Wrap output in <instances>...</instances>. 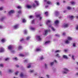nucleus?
I'll list each match as a JSON object with an SVG mask.
<instances>
[{
	"instance_id": "nucleus-1",
	"label": "nucleus",
	"mask_w": 78,
	"mask_h": 78,
	"mask_svg": "<svg viewBox=\"0 0 78 78\" xmlns=\"http://www.w3.org/2000/svg\"><path fill=\"white\" fill-rule=\"evenodd\" d=\"M50 22V20H48L46 23V25H47L48 26L49 28H51L52 30L53 31H55L56 30L55 29V28L52 27L51 25L49 24Z\"/></svg>"
},
{
	"instance_id": "nucleus-2",
	"label": "nucleus",
	"mask_w": 78,
	"mask_h": 78,
	"mask_svg": "<svg viewBox=\"0 0 78 78\" xmlns=\"http://www.w3.org/2000/svg\"><path fill=\"white\" fill-rule=\"evenodd\" d=\"M69 71V69L65 68L63 69V71H62V73L63 74H67Z\"/></svg>"
},
{
	"instance_id": "nucleus-3",
	"label": "nucleus",
	"mask_w": 78,
	"mask_h": 78,
	"mask_svg": "<svg viewBox=\"0 0 78 78\" xmlns=\"http://www.w3.org/2000/svg\"><path fill=\"white\" fill-rule=\"evenodd\" d=\"M12 48V45H10L8 47V49L9 50H10V51L12 53H14V51L11 50Z\"/></svg>"
},
{
	"instance_id": "nucleus-4",
	"label": "nucleus",
	"mask_w": 78,
	"mask_h": 78,
	"mask_svg": "<svg viewBox=\"0 0 78 78\" xmlns=\"http://www.w3.org/2000/svg\"><path fill=\"white\" fill-rule=\"evenodd\" d=\"M50 30L49 29L48 30H46L44 32V33L43 34L44 35V36H46V35L47 34L48 32H50Z\"/></svg>"
},
{
	"instance_id": "nucleus-5",
	"label": "nucleus",
	"mask_w": 78,
	"mask_h": 78,
	"mask_svg": "<svg viewBox=\"0 0 78 78\" xmlns=\"http://www.w3.org/2000/svg\"><path fill=\"white\" fill-rule=\"evenodd\" d=\"M19 25H18V24H16V25H15L13 26V28L15 29H18V28H19Z\"/></svg>"
},
{
	"instance_id": "nucleus-6",
	"label": "nucleus",
	"mask_w": 78,
	"mask_h": 78,
	"mask_svg": "<svg viewBox=\"0 0 78 78\" xmlns=\"http://www.w3.org/2000/svg\"><path fill=\"white\" fill-rule=\"evenodd\" d=\"M15 12V11L13 10H10L9 12V14H13V13H14Z\"/></svg>"
},
{
	"instance_id": "nucleus-7",
	"label": "nucleus",
	"mask_w": 78,
	"mask_h": 78,
	"mask_svg": "<svg viewBox=\"0 0 78 78\" xmlns=\"http://www.w3.org/2000/svg\"><path fill=\"white\" fill-rule=\"evenodd\" d=\"M37 39L38 41H41L42 39H41L40 36H37Z\"/></svg>"
},
{
	"instance_id": "nucleus-8",
	"label": "nucleus",
	"mask_w": 78,
	"mask_h": 78,
	"mask_svg": "<svg viewBox=\"0 0 78 78\" xmlns=\"http://www.w3.org/2000/svg\"><path fill=\"white\" fill-rule=\"evenodd\" d=\"M36 16L37 17H39V18L40 20L42 19V17L41 16L39 15H37Z\"/></svg>"
},
{
	"instance_id": "nucleus-9",
	"label": "nucleus",
	"mask_w": 78,
	"mask_h": 78,
	"mask_svg": "<svg viewBox=\"0 0 78 78\" xmlns=\"http://www.w3.org/2000/svg\"><path fill=\"white\" fill-rule=\"evenodd\" d=\"M55 23L56 25H58L59 24V21L58 20H56L55 21Z\"/></svg>"
},
{
	"instance_id": "nucleus-10",
	"label": "nucleus",
	"mask_w": 78,
	"mask_h": 78,
	"mask_svg": "<svg viewBox=\"0 0 78 78\" xmlns=\"http://www.w3.org/2000/svg\"><path fill=\"white\" fill-rule=\"evenodd\" d=\"M65 42L66 44H70V42L68 40H66L65 41Z\"/></svg>"
},
{
	"instance_id": "nucleus-11",
	"label": "nucleus",
	"mask_w": 78,
	"mask_h": 78,
	"mask_svg": "<svg viewBox=\"0 0 78 78\" xmlns=\"http://www.w3.org/2000/svg\"><path fill=\"white\" fill-rule=\"evenodd\" d=\"M5 51V49L3 48H0V52H3Z\"/></svg>"
},
{
	"instance_id": "nucleus-12",
	"label": "nucleus",
	"mask_w": 78,
	"mask_h": 78,
	"mask_svg": "<svg viewBox=\"0 0 78 78\" xmlns=\"http://www.w3.org/2000/svg\"><path fill=\"white\" fill-rule=\"evenodd\" d=\"M67 39L69 41H72V39H73V38H72V37H68L67 38Z\"/></svg>"
},
{
	"instance_id": "nucleus-13",
	"label": "nucleus",
	"mask_w": 78,
	"mask_h": 78,
	"mask_svg": "<svg viewBox=\"0 0 78 78\" xmlns=\"http://www.w3.org/2000/svg\"><path fill=\"white\" fill-rule=\"evenodd\" d=\"M44 2L47 3V4H50V3H51L50 2L48 1L47 0H44Z\"/></svg>"
},
{
	"instance_id": "nucleus-14",
	"label": "nucleus",
	"mask_w": 78,
	"mask_h": 78,
	"mask_svg": "<svg viewBox=\"0 0 78 78\" xmlns=\"http://www.w3.org/2000/svg\"><path fill=\"white\" fill-rule=\"evenodd\" d=\"M50 41H47L45 42L44 44V45H47V44H50Z\"/></svg>"
},
{
	"instance_id": "nucleus-15",
	"label": "nucleus",
	"mask_w": 78,
	"mask_h": 78,
	"mask_svg": "<svg viewBox=\"0 0 78 78\" xmlns=\"http://www.w3.org/2000/svg\"><path fill=\"white\" fill-rule=\"evenodd\" d=\"M64 28H66V27H68V24H64L62 26Z\"/></svg>"
},
{
	"instance_id": "nucleus-16",
	"label": "nucleus",
	"mask_w": 78,
	"mask_h": 78,
	"mask_svg": "<svg viewBox=\"0 0 78 78\" xmlns=\"http://www.w3.org/2000/svg\"><path fill=\"white\" fill-rule=\"evenodd\" d=\"M6 39H5V38H3L2 39L1 41L2 42H3V43H4V42H5L6 41Z\"/></svg>"
},
{
	"instance_id": "nucleus-17",
	"label": "nucleus",
	"mask_w": 78,
	"mask_h": 78,
	"mask_svg": "<svg viewBox=\"0 0 78 78\" xmlns=\"http://www.w3.org/2000/svg\"><path fill=\"white\" fill-rule=\"evenodd\" d=\"M63 58H64L65 59H68V57H67V56L65 55H63Z\"/></svg>"
},
{
	"instance_id": "nucleus-18",
	"label": "nucleus",
	"mask_w": 78,
	"mask_h": 78,
	"mask_svg": "<svg viewBox=\"0 0 78 78\" xmlns=\"http://www.w3.org/2000/svg\"><path fill=\"white\" fill-rule=\"evenodd\" d=\"M30 30H35V28L33 27H30Z\"/></svg>"
},
{
	"instance_id": "nucleus-19",
	"label": "nucleus",
	"mask_w": 78,
	"mask_h": 78,
	"mask_svg": "<svg viewBox=\"0 0 78 78\" xmlns=\"http://www.w3.org/2000/svg\"><path fill=\"white\" fill-rule=\"evenodd\" d=\"M55 56H56V57H57L58 58H61V56H60L59 54H57L56 55H55Z\"/></svg>"
},
{
	"instance_id": "nucleus-20",
	"label": "nucleus",
	"mask_w": 78,
	"mask_h": 78,
	"mask_svg": "<svg viewBox=\"0 0 78 78\" xmlns=\"http://www.w3.org/2000/svg\"><path fill=\"white\" fill-rule=\"evenodd\" d=\"M27 8H31L32 7V6L30 5H27Z\"/></svg>"
},
{
	"instance_id": "nucleus-21",
	"label": "nucleus",
	"mask_w": 78,
	"mask_h": 78,
	"mask_svg": "<svg viewBox=\"0 0 78 78\" xmlns=\"http://www.w3.org/2000/svg\"><path fill=\"white\" fill-rule=\"evenodd\" d=\"M22 22L23 23H25L27 22V20L25 19H23L22 20Z\"/></svg>"
},
{
	"instance_id": "nucleus-22",
	"label": "nucleus",
	"mask_w": 78,
	"mask_h": 78,
	"mask_svg": "<svg viewBox=\"0 0 78 78\" xmlns=\"http://www.w3.org/2000/svg\"><path fill=\"white\" fill-rule=\"evenodd\" d=\"M39 59H40V60H42V59H44V57L42 56L41 57H39Z\"/></svg>"
},
{
	"instance_id": "nucleus-23",
	"label": "nucleus",
	"mask_w": 78,
	"mask_h": 78,
	"mask_svg": "<svg viewBox=\"0 0 78 78\" xmlns=\"http://www.w3.org/2000/svg\"><path fill=\"white\" fill-rule=\"evenodd\" d=\"M8 72H9V73H11L13 72V70L12 69H9V70Z\"/></svg>"
},
{
	"instance_id": "nucleus-24",
	"label": "nucleus",
	"mask_w": 78,
	"mask_h": 78,
	"mask_svg": "<svg viewBox=\"0 0 78 78\" xmlns=\"http://www.w3.org/2000/svg\"><path fill=\"white\" fill-rule=\"evenodd\" d=\"M61 51L60 50H57L55 51V53H60Z\"/></svg>"
},
{
	"instance_id": "nucleus-25",
	"label": "nucleus",
	"mask_w": 78,
	"mask_h": 78,
	"mask_svg": "<svg viewBox=\"0 0 78 78\" xmlns=\"http://www.w3.org/2000/svg\"><path fill=\"white\" fill-rule=\"evenodd\" d=\"M22 48V47L20 45L18 47V49L19 50L20 49H21Z\"/></svg>"
},
{
	"instance_id": "nucleus-26",
	"label": "nucleus",
	"mask_w": 78,
	"mask_h": 78,
	"mask_svg": "<svg viewBox=\"0 0 78 78\" xmlns=\"http://www.w3.org/2000/svg\"><path fill=\"white\" fill-rule=\"evenodd\" d=\"M41 49L40 48H37L36 50L37 51H41Z\"/></svg>"
},
{
	"instance_id": "nucleus-27",
	"label": "nucleus",
	"mask_w": 78,
	"mask_h": 78,
	"mask_svg": "<svg viewBox=\"0 0 78 78\" xmlns=\"http://www.w3.org/2000/svg\"><path fill=\"white\" fill-rule=\"evenodd\" d=\"M30 37H27L26 39L27 41H29V40H30Z\"/></svg>"
},
{
	"instance_id": "nucleus-28",
	"label": "nucleus",
	"mask_w": 78,
	"mask_h": 78,
	"mask_svg": "<svg viewBox=\"0 0 78 78\" xmlns=\"http://www.w3.org/2000/svg\"><path fill=\"white\" fill-rule=\"evenodd\" d=\"M34 2L36 3L37 5H39V2L37 1H35Z\"/></svg>"
},
{
	"instance_id": "nucleus-29",
	"label": "nucleus",
	"mask_w": 78,
	"mask_h": 78,
	"mask_svg": "<svg viewBox=\"0 0 78 78\" xmlns=\"http://www.w3.org/2000/svg\"><path fill=\"white\" fill-rule=\"evenodd\" d=\"M56 5L57 6H59L60 5V3L59 2H56Z\"/></svg>"
},
{
	"instance_id": "nucleus-30",
	"label": "nucleus",
	"mask_w": 78,
	"mask_h": 78,
	"mask_svg": "<svg viewBox=\"0 0 78 78\" xmlns=\"http://www.w3.org/2000/svg\"><path fill=\"white\" fill-rule=\"evenodd\" d=\"M20 77H23V73H21L20 74Z\"/></svg>"
},
{
	"instance_id": "nucleus-31",
	"label": "nucleus",
	"mask_w": 78,
	"mask_h": 78,
	"mask_svg": "<svg viewBox=\"0 0 78 78\" xmlns=\"http://www.w3.org/2000/svg\"><path fill=\"white\" fill-rule=\"evenodd\" d=\"M19 56H24V55H23V54H20L19 55Z\"/></svg>"
},
{
	"instance_id": "nucleus-32",
	"label": "nucleus",
	"mask_w": 78,
	"mask_h": 78,
	"mask_svg": "<svg viewBox=\"0 0 78 78\" xmlns=\"http://www.w3.org/2000/svg\"><path fill=\"white\" fill-rule=\"evenodd\" d=\"M53 64H54V62H51L50 63L51 66H52V65H53Z\"/></svg>"
},
{
	"instance_id": "nucleus-33",
	"label": "nucleus",
	"mask_w": 78,
	"mask_h": 78,
	"mask_svg": "<svg viewBox=\"0 0 78 78\" xmlns=\"http://www.w3.org/2000/svg\"><path fill=\"white\" fill-rule=\"evenodd\" d=\"M71 3L72 4V5H75V2H71Z\"/></svg>"
},
{
	"instance_id": "nucleus-34",
	"label": "nucleus",
	"mask_w": 78,
	"mask_h": 78,
	"mask_svg": "<svg viewBox=\"0 0 78 78\" xmlns=\"http://www.w3.org/2000/svg\"><path fill=\"white\" fill-rule=\"evenodd\" d=\"M17 8H18V9H21V8H22V7H21V6H18L17 7Z\"/></svg>"
},
{
	"instance_id": "nucleus-35",
	"label": "nucleus",
	"mask_w": 78,
	"mask_h": 78,
	"mask_svg": "<svg viewBox=\"0 0 78 78\" xmlns=\"http://www.w3.org/2000/svg\"><path fill=\"white\" fill-rule=\"evenodd\" d=\"M27 33V30H25L24 31V34H26Z\"/></svg>"
},
{
	"instance_id": "nucleus-36",
	"label": "nucleus",
	"mask_w": 78,
	"mask_h": 78,
	"mask_svg": "<svg viewBox=\"0 0 78 78\" xmlns=\"http://www.w3.org/2000/svg\"><path fill=\"white\" fill-rule=\"evenodd\" d=\"M66 34V33L65 32L63 33L62 34V36H65Z\"/></svg>"
},
{
	"instance_id": "nucleus-37",
	"label": "nucleus",
	"mask_w": 78,
	"mask_h": 78,
	"mask_svg": "<svg viewBox=\"0 0 78 78\" xmlns=\"http://www.w3.org/2000/svg\"><path fill=\"white\" fill-rule=\"evenodd\" d=\"M19 73V71H17L15 73V75H17Z\"/></svg>"
},
{
	"instance_id": "nucleus-38",
	"label": "nucleus",
	"mask_w": 78,
	"mask_h": 78,
	"mask_svg": "<svg viewBox=\"0 0 78 78\" xmlns=\"http://www.w3.org/2000/svg\"><path fill=\"white\" fill-rule=\"evenodd\" d=\"M13 59H14V60H16V61H17L18 59H17V58H13Z\"/></svg>"
},
{
	"instance_id": "nucleus-39",
	"label": "nucleus",
	"mask_w": 78,
	"mask_h": 78,
	"mask_svg": "<svg viewBox=\"0 0 78 78\" xmlns=\"http://www.w3.org/2000/svg\"><path fill=\"white\" fill-rule=\"evenodd\" d=\"M44 14L45 15V16H47L48 14V12H45L44 13Z\"/></svg>"
},
{
	"instance_id": "nucleus-40",
	"label": "nucleus",
	"mask_w": 78,
	"mask_h": 78,
	"mask_svg": "<svg viewBox=\"0 0 78 78\" xmlns=\"http://www.w3.org/2000/svg\"><path fill=\"white\" fill-rule=\"evenodd\" d=\"M28 59H26V60H25L24 61V62H28Z\"/></svg>"
},
{
	"instance_id": "nucleus-41",
	"label": "nucleus",
	"mask_w": 78,
	"mask_h": 78,
	"mask_svg": "<svg viewBox=\"0 0 78 78\" xmlns=\"http://www.w3.org/2000/svg\"><path fill=\"white\" fill-rule=\"evenodd\" d=\"M67 9H68L70 10V9H71V7H70L68 6L67 7Z\"/></svg>"
},
{
	"instance_id": "nucleus-42",
	"label": "nucleus",
	"mask_w": 78,
	"mask_h": 78,
	"mask_svg": "<svg viewBox=\"0 0 78 78\" xmlns=\"http://www.w3.org/2000/svg\"><path fill=\"white\" fill-rule=\"evenodd\" d=\"M34 72V70H30L29 71V72H30V73H33V72Z\"/></svg>"
},
{
	"instance_id": "nucleus-43",
	"label": "nucleus",
	"mask_w": 78,
	"mask_h": 78,
	"mask_svg": "<svg viewBox=\"0 0 78 78\" xmlns=\"http://www.w3.org/2000/svg\"><path fill=\"white\" fill-rule=\"evenodd\" d=\"M24 41V39L23 38H21L20 40V42H22V41Z\"/></svg>"
},
{
	"instance_id": "nucleus-44",
	"label": "nucleus",
	"mask_w": 78,
	"mask_h": 78,
	"mask_svg": "<svg viewBox=\"0 0 78 78\" xmlns=\"http://www.w3.org/2000/svg\"><path fill=\"white\" fill-rule=\"evenodd\" d=\"M70 19H73V18H74V16H70Z\"/></svg>"
},
{
	"instance_id": "nucleus-45",
	"label": "nucleus",
	"mask_w": 78,
	"mask_h": 78,
	"mask_svg": "<svg viewBox=\"0 0 78 78\" xmlns=\"http://www.w3.org/2000/svg\"><path fill=\"white\" fill-rule=\"evenodd\" d=\"M73 47H75L76 46V43H73Z\"/></svg>"
},
{
	"instance_id": "nucleus-46",
	"label": "nucleus",
	"mask_w": 78,
	"mask_h": 78,
	"mask_svg": "<svg viewBox=\"0 0 78 78\" xmlns=\"http://www.w3.org/2000/svg\"><path fill=\"white\" fill-rule=\"evenodd\" d=\"M3 7H1L0 8V11H2V10H3Z\"/></svg>"
},
{
	"instance_id": "nucleus-47",
	"label": "nucleus",
	"mask_w": 78,
	"mask_h": 78,
	"mask_svg": "<svg viewBox=\"0 0 78 78\" xmlns=\"http://www.w3.org/2000/svg\"><path fill=\"white\" fill-rule=\"evenodd\" d=\"M0 67H3V64H0Z\"/></svg>"
},
{
	"instance_id": "nucleus-48",
	"label": "nucleus",
	"mask_w": 78,
	"mask_h": 78,
	"mask_svg": "<svg viewBox=\"0 0 78 78\" xmlns=\"http://www.w3.org/2000/svg\"><path fill=\"white\" fill-rule=\"evenodd\" d=\"M76 30H78V25H77V26H76Z\"/></svg>"
},
{
	"instance_id": "nucleus-49",
	"label": "nucleus",
	"mask_w": 78,
	"mask_h": 78,
	"mask_svg": "<svg viewBox=\"0 0 78 78\" xmlns=\"http://www.w3.org/2000/svg\"><path fill=\"white\" fill-rule=\"evenodd\" d=\"M9 58H7L5 59V61H8V60H9Z\"/></svg>"
},
{
	"instance_id": "nucleus-50",
	"label": "nucleus",
	"mask_w": 78,
	"mask_h": 78,
	"mask_svg": "<svg viewBox=\"0 0 78 78\" xmlns=\"http://www.w3.org/2000/svg\"><path fill=\"white\" fill-rule=\"evenodd\" d=\"M31 67V64H30L27 66V68H30Z\"/></svg>"
},
{
	"instance_id": "nucleus-51",
	"label": "nucleus",
	"mask_w": 78,
	"mask_h": 78,
	"mask_svg": "<svg viewBox=\"0 0 78 78\" xmlns=\"http://www.w3.org/2000/svg\"><path fill=\"white\" fill-rule=\"evenodd\" d=\"M29 18L30 19H31L32 18H33V16H29Z\"/></svg>"
},
{
	"instance_id": "nucleus-52",
	"label": "nucleus",
	"mask_w": 78,
	"mask_h": 78,
	"mask_svg": "<svg viewBox=\"0 0 78 78\" xmlns=\"http://www.w3.org/2000/svg\"><path fill=\"white\" fill-rule=\"evenodd\" d=\"M21 11L20 10L18 12V14H20L21 13Z\"/></svg>"
},
{
	"instance_id": "nucleus-53",
	"label": "nucleus",
	"mask_w": 78,
	"mask_h": 78,
	"mask_svg": "<svg viewBox=\"0 0 78 78\" xmlns=\"http://www.w3.org/2000/svg\"><path fill=\"white\" fill-rule=\"evenodd\" d=\"M54 62H55V63H58V61L56 60H54Z\"/></svg>"
},
{
	"instance_id": "nucleus-54",
	"label": "nucleus",
	"mask_w": 78,
	"mask_h": 78,
	"mask_svg": "<svg viewBox=\"0 0 78 78\" xmlns=\"http://www.w3.org/2000/svg\"><path fill=\"white\" fill-rule=\"evenodd\" d=\"M36 5L35 4H34L33 5V7H36Z\"/></svg>"
},
{
	"instance_id": "nucleus-55",
	"label": "nucleus",
	"mask_w": 78,
	"mask_h": 78,
	"mask_svg": "<svg viewBox=\"0 0 78 78\" xmlns=\"http://www.w3.org/2000/svg\"><path fill=\"white\" fill-rule=\"evenodd\" d=\"M34 23V20H33L32 21V23Z\"/></svg>"
},
{
	"instance_id": "nucleus-56",
	"label": "nucleus",
	"mask_w": 78,
	"mask_h": 78,
	"mask_svg": "<svg viewBox=\"0 0 78 78\" xmlns=\"http://www.w3.org/2000/svg\"><path fill=\"white\" fill-rule=\"evenodd\" d=\"M76 76H78V72L76 73Z\"/></svg>"
},
{
	"instance_id": "nucleus-57",
	"label": "nucleus",
	"mask_w": 78,
	"mask_h": 78,
	"mask_svg": "<svg viewBox=\"0 0 78 78\" xmlns=\"http://www.w3.org/2000/svg\"><path fill=\"white\" fill-rule=\"evenodd\" d=\"M44 66H45L46 68H47V65L46 64H44Z\"/></svg>"
},
{
	"instance_id": "nucleus-58",
	"label": "nucleus",
	"mask_w": 78,
	"mask_h": 78,
	"mask_svg": "<svg viewBox=\"0 0 78 78\" xmlns=\"http://www.w3.org/2000/svg\"><path fill=\"white\" fill-rule=\"evenodd\" d=\"M16 67H19V66L17 65H16Z\"/></svg>"
},
{
	"instance_id": "nucleus-59",
	"label": "nucleus",
	"mask_w": 78,
	"mask_h": 78,
	"mask_svg": "<svg viewBox=\"0 0 78 78\" xmlns=\"http://www.w3.org/2000/svg\"><path fill=\"white\" fill-rule=\"evenodd\" d=\"M72 58L73 59H75V58H74V56L73 55Z\"/></svg>"
},
{
	"instance_id": "nucleus-60",
	"label": "nucleus",
	"mask_w": 78,
	"mask_h": 78,
	"mask_svg": "<svg viewBox=\"0 0 78 78\" xmlns=\"http://www.w3.org/2000/svg\"><path fill=\"white\" fill-rule=\"evenodd\" d=\"M48 5H46L45 6V8H48Z\"/></svg>"
},
{
	"instance_id": "nucleus-61",
	"label": "nucleus",
	"mask_w": 78,
	"mask_h": 78,
	"mask_svg": "<svg viewBox=\"0 0 78 78\" xmlns=\"http://www.w3.org/2000/svg\"><path fill=\"white\" fill-rule=\"evenodd\" d=\"M3 27H2L1 26H0V28H2Z\"/></svg>"
},
{
	"instance_id": "nucleus-62",
	"label": "nucleus",
	"mask_w": 78,
	"mask_h": 78,
	"mask_svg": "<svg viewBox=\"0 0 78 78\" xmlns=\"http://www.w3.org/2000/svg\"><path fill=\"white\" fill-rule=\"evenodd\" d=\"M2 72L0 71V75H2Z\"/></svg>"
},
{
	"instance_id": "nucleus-63",
	"label": "nucleus",
	"mask_w": 78,
	"mask_h": 78,
	"mask_svg": "<svg viewBox=\"0 0 78 78\" xmlns=\"http://www.w3.org/2000/svg\"><path fill=\"white\" fill-rule=\"evenodd\" d=\"M65 51L66 52H67V49H65Z\"/></svg>"
},
{
	"instance_id": "nucleus-64",
	"label": "nucleus",
	"mask_w": 78,
	"mask_h": 78,
	"mask_svg": "<svg viewBox=\"0 0 78 78\" xmlns=\"http://www.w3.org/2000/svg\"><path fill=\"white\" fill-rule=\"evenodd\" d=\"M55 36H59V35H58V34H56L55 35Z\"/></svg>"
}]
</instances>
